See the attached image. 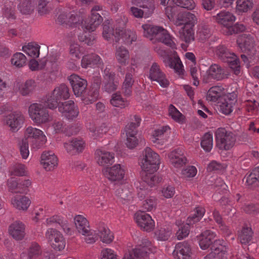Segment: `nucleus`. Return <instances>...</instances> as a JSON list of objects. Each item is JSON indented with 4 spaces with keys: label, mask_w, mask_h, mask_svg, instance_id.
I'll return each mask as SVG.
<instances>
[{
    "label": "nucleus",
    "mask_w": 259,
    "mask_h": 259,
    "mask_svg": "<svg viewBox=\"0 0 259 259\" xmlns=\"http://www.w3.org/2000/svg\"><path fill=\"white\" fill-rule=\"evenodd\" d=\"M110 103L113 106L121 108L127 106L129 104L127 101L122 98L121 95L117 93L112 95Z\"/></svg>",
    "instance_id": "obj_55"
},
{
    "label": "nucleus",
    "mask_w": 259,
    "mask_h": 259,
    "mask_svg": "<svg viewBox=\"0 0 259 259\" xmlns=\"http://www.w3.org/2000/svg\"><path fill=\"white\" fill-rule=\"evenodd\" d=\"M216 55L224 62L227 63L230 67L234 70V73L238 75L240 73V61L237 56L231 52L224 45H219L215 48Z\"/></svg>",
    "instance_id": "obj_10"
},
{
    "label": "nucleus",
    "mask_w": 259,
    "mask_h": 259,
    "mask_svg": "<svg viewBox=\"0 0 259 259\" xmlns=\"http://www.w3.org/2000/svg\"><path fill=\"white\" fill-rule=\"evenodd\" d=\"M171 234V229L169 227H161L154 233V237L159 241L168 240Z\"/></svg>",
    "instance_id": "obj_50"
},
{
    "label": "nucleus",
    "mask_w": 259,
    "mask_h": 259,
    "mask_svg": "<svg viewBox=\"0 0 259 259\" xmlns=\"http://www.w3.org/2000/svg\"><path fill=\"white\" fill-rule=\"evenodd\" d=\"M170 163L175 167L179 168L183 166L187 162V159L181 149H175L168 154Z\"/></svg>",
    "instance_id": "obj_31"
},
{
    "label": "nucleus",
    "mask_w": 259,
    "mask_h": 259,
    "mask_svg": "<svg viewBox=\"0 0 259 259\" xmlns=\"http://www.w3.org/2000/svg\"><path fill=\"white\" fill-rule=\"evenodd\" d=\"M235 102V99L228 96L225 97L220 103V111L225 115L230 114L233 110Z\"/></svg>",
    "instance_id": "obj_42"
},
{
    "label": "nucleus",
    "mask_w": 259,
    "mask_h": 259,
    "mask_svg": "<svg viewBox=\"0 0 259 259\" xmlns=\"http://www.w3.org/2000/svg\"><path fill=\"white\" fill-rule=\"evenodd\" d=\"M191 248L188 242H179L176 245L172 252L175 259H190L191 256Z\"/></svg>",
    "instance_id": "obj_24"
},
{
    "label": "nucleus",
    "mask_w": 259,
    "mask_h": 259,
    "mask_svg": "<svg viewBox=\"0 0 259 259\" xmlns=\"http://www.w3.org/2000/svg\"><path fill=\"white\" fill-rule=\"evenodd\" d=\"M46 225L55 226L59 225L66 234H70L71 232L70 225L67 220L60 215H55L47 218L46 221Z\"/></svg>",
    "instance_id": "obj_26"
},
{
    "label": "nucleus",
    "mask_w": 259,
    "mask_h": 259,
    "mask_svg": "<svg viewBox=\"0 0 259 259\" xmlns=\"http://www.w3.org/2000/svg\"><path fill=\"white\" fill-rule=\"evenodd\" d=\"M58 159L53 151H44L41 156L40 163L47 171H51L58 165Z\"/></svg>",
    "instance_id": "obj_23"
},
{
    "label": "nucleus",
    "mask_w": 259,
    "mask_h": 259,
    "mask_svg": "<svg viewBox=\"0 0 259 259\" xmlns=\"http://www.w3.org/2000/svg\"><path fill=\"white\" fill-rule=\"evenodd\" d=\"M11 203L16 209L26 210L29 206L31 201L26 196L17 195L12 198Z\"/></svg>",
    "instance_id": "obj_37"
},
{
    "label": "nucleus",
    "mask_w": 259,
    "mask_h": 259,
    "mask_svg": "<svg viewBox=\"0 0 259 259\" xmlns=\"http://www.w3.org/2000/svg\"><path fill=\"white\" fill-rule=\"evenodd\" d=\"M70 97L69 90L65 84L56 87L53 92L44 98V102L50 109L56 108L61 100H67Z\"/></svg>",
    "instance_id": "obj_9"
},
{
    "label": "nucleus",
    "mask_w": 259,
    "mask_h": 259,
    "mask_svg": "<svg viewBox=\"0 0 259 259\" xmlns=\"http://www.w3.org/2000/svg\"><path fill=\"white\" fill-rule=\"evenodd\" d=\"M127 21L128 18L124 15H119L116 18L114 27L116 30V33L120 34L121 32L125 30L124 28Z\"/></svg>",
    "instance_id": "obj_58"
},
{
    "label": "nucleus",
    "mask_w": 259,
    "mask_h": 259,
    "mask_svg": "<svg viewBox=\"0 0 259 259\" xmlns=\"http://www.w3.org/2000/svg\"><path fill=\"white\" fill-rule=\"evenodd\" d=\"M10 234L17 240H22L25 235V226L20 221H16L10 225L9 229Z\"/></svg>",
    "instance_id": "obj_32"
},
{
    "label": "nucleus",
    "mask_w": 259,
    "mask_h": 259,
    "mask_svg": "<svg viewBox=\"0 0 259 259\" xmlns=\"http://www.w3.org/2000/svg\"><path fill=\"white\" fill-rule=\"evenodd\" d=\"M115 195L118 197L119 201L123 204L131 201L133 198L132 189L128 185H121L118 188L115 192Z\"/></svg>",
    "instance_id": "obj_35"
},
{
    "label": "nucleus",
    "mask_w": 259,
    "mask_h": 259,
    "mask_svg": "<svg viewBox=\"0 0 259 259\" xmlns=\"http://www.w3.org/2000/svg\"><path fill=\"white\" fill-rule=\"evenodd\" d=\"M45 237L54 249L60 251L65 248V239L62 233L56 229H48L46 232Z\"/></svg>",
    "instance_id": "obj_15"
},
{
    "label": "nucleus",
    "mask_w": 259,
    "mask_h": 259,
    "mask_svg": "<svg viewBox=\"0 0 259 259\" xmlns=\"http://www.w3.org/2000/svg\"><path fill=\"white\" fill-rule=\"evenodd\" d=\"M40 47L34 43H29L27 46H23L22 51L28 56L32 58H37L39 55Z\"/></svg>",
    "instance_id": "obj_49"
},
{
    "label": "nucleus",
    "mask_w": 259,
    "mask_h": 259,
    "mask_svg": "<svg viewBox=\"0 0 259 259\" xmlns=\"http://www.w3.org/2000/svg\"><path fill=\"white\" fill-rule=\"evenodd\" d=\"M24 118L21 112L15 111L10 114L7 118V123L11 129L17 131L22 125Z\"/></svg>",
    "instance_id": "obj_29"
},
{
    "label": "nucleus",
    "mask_w": 259,
    "mask_h": 259,
    "mask_svg": "<svg viewBox=\"0 0 259 259\" xmlns=\"http://www.w3.org/2000/svg\"><path fill=\"white\" fill-rule=\"evenodd\" d=\"M103 173L105 177L110 181L119 182L124 177L125 168L123 165L116 164L112 166L104 168Z\"/></svg>",
    "instance_id": "obj_17"
},
{
    "label": "nucleus",
    "mask_w": 259,
    "mask_h": 259,
    "mask_svg": "<svg viewBox=\"0 0 259 259\" xmlns=\"http://www.w3.org/2000/svg\"><path fill=\"white\" fill-rule=\"evenodd\" d=\"M23 140L29 143L31 149L37 150L46 143L47 138L41 130L29 126L24 131Z\"/></svg>",
    "instance_id": "obj_8"
},
{
    "label": "nucleus",
    "mask_w": 259,
    "mask_h": 259,
    "mask_svg": "<svg viewBox=\"0 0 259 259\" xmlns=\"http://www.w3.org/2000/svg\"><path fill=\"white\" fill-rule=\"evenodd\" d=\"M237 44L242 52H249L253 50L255 46L254 38L250 34H243L237 39Z\"/></svg>",
    "instance_id": "obj_28"
},
{
    "label": "nucleus",
    "mask_w": 259,
    "mask_h": 259,
    "mask_svg": "<svg viewBox=\"0 0 259 259\" xmlns=\"http://www.w3.org/2000/svg\"><path fill=\"white\" fill-rule=\"evenodd\" d=\"M180 38L188 45L194 40V31L191 27H182L179 31Z\"/></svg>",
    "instance_id": "obj_48"
},
{
    "label": "nucleus",
    "mask_w": 259,
    "mask_h": 259,
    "mask_svg": "<svg viewBox=\"0 0 259 259\" xmlns=\"http://www.w3.org/2000/svg\"><path fill=\"white\" fill-rule=\"evenodd\" d=\"M135 219L138 225L147 232L151 231L155 227V222L151 217L144 211L136 213Z\"/></svg>",
    "instance_id": "obj_20"
},
{
    "label": "nucleus",
    "mask_w": 259,
    "mask_h": 259,
    "mask_svg": "<svg viewBox=\"0 0 259 259\" xmlns=\"http://www.w3.org/2000/svg\"><path fill=\"white\" fill-rule=\"evenodd\" d=\"M154 249L152 243L147 239H144L140 247L129 251L122 259H145L148 254L153 252ZM101 259H117V254L112 249L105 248L101 252Z\"/></svg>",
    "instance_id": "obj_2"
},
{
    "label": "nucleus",
    "mask_w": 259,
    "mask_h": 259,
    "mask_svg": "<svg viewBox=\"0 0 259 259\" xmlns=\"http://www.w3.org/2000/svg\"><path fill=\"white\" fill-rule=\"evenodd\" d=\"M11 62L13 65L17 68H21L26 64V57L22 53H16L12 57Z\"/></svg>",
    "instance_id": "obj_53"
},
{
    "label": "nucleus",
    "mask_w": 259,
    "mask_h": 259,
    "mask_svg": "<svg viewBox=\"0 0 259 259\" xmlns=\"http://www.w3.org/2000/svg\"><path fill=\"white\" fill-rule=\"evenodd\" d=\"M99 94V91L97 89H91L87 94L82 96V101L85 104L92 103L98 98Z\"/></svg>",
    "instance_id": "obj_59"
},
{
    "label": "nucleus",
    "mask_w": 259,
    "mask_h": 259,
    "mask_svg": "<svg viewBox=\"0 0 259 259\" xmlns=\"http://www.w3.org/2000/svg\"><path fill=\"white\" fill-rule=\"evenodd\" d=\"M134 121L126 125L124 129L123 136L126 137L125 144L129 149L135 148L138 144V140L136 135L137 134V128L140 125L141 119L138 115L134 116Z\"/></svg>",
    "instance_id": "obj_13"
},
{
    "label": "nucleus",
    "mask_w": 259,
    "mask_h": 259,
    "mask_svg": "<svg viewBox=\"0 0 259 259\" xmlns=\"http://www.w3.org/2000/svg\"><path fill=\"white\" fill-rule=\"evenodd\" d=\"M144 35L152 39L155 37L159 41L164 44L172 49H176L175 38L163 27L150 24H144L142 26Z\"/></svg>",
    "instance_id": "obj_5"
},
{
    "label": "nucleus",
    "mask_w": 259,
    "mask_h": 259,
    "mask_svg": "<svg viewBox=\"0 0 259 259\" xmlns=\"http://www.w3.org/2000/svg\"><path fill=\"white\" fill-rule=\"evenodd\" d=\"M35 83L34 80L29 79L22 83L19 87L20 93L23 96H26L31 93L34 89Z\"/></svg>",
    "instance_id": "obj_56"
},
{
    "label": "nucleus",
    "mask_w": 259,
    "mask_h": 259,
    "mask_svg": "<svg viewBox=\"0 0 259 259\" xmlns=\"http://www.w3.org/2000/svg\"><path fill=\"white\" fill-rule=\"evenodd\" d=\"M81 65L82 68L100 67L103 65V62L101 57L95 54H91L83 56Z\"/></svg>",
    "instance_id": "obj_30"
},
{
    "label": "nucleus",
    "mask_w": 259,
    "mask_h": 259,
    "mask_svg": "<svg viewBox=\"0 0 259 259\" xmlns=\"http://www.w3.org/2000/svg\"><path fill=\"white\" fill-rule=\"evenodd\" d=\"M59 64V55L57 53H55L49 56L47 59L41 60L39 64L36 60H31L29 63V67L32 71L46 68L48 73L50 74V78L53 79L57 75Z\"/></svg>",
    "instance_id": "obj_6"
},
{
    "label": "nucleus",
    "mask_w": 259,
    "mask_h": 259,
    "mask_svg": "<svg viewBox=\"0 0 259 259\" xmlns=\"http://www.w3.org/2000/svg\"><path fill=\"white\" fill-rule=\"evenodd\" d=\"M215 237V233L211 230H206L201 233L199 239V244L202 249H207L213 241L214 243L219 242L221 245L214 249L211 248L212 251L204 259H223L225 257L226 251L222 246L224 241L223 240H214Z\"/></svg>",
    "instance_id": "obj_4"
},
{
    "label": "nucleus",
    "mask_w": 259,
    "mask_h": 259,
    "mask_svg": "<svg viewBox=\"0 0 259 259\" xmlns=\"http://www.w3.org/2000/svg\"><path fill=\"white\" fill-rule=\"evenodd\" d=\"M200 145L205 152H210L213 147L212 134L210 132L205 133L202 137Z\"/></svg>",
    "instance_id": "obj_46"
},
{
    "label": "nucleus",
    "mask_w": 259,
    "mask_h": 259,
    "mask_svg": "<svg viewBox=\"0 0 259 259\" xmlns=\"http://www.w3.org/2000/svg\"><path fill=\"white\" fill-rule=\"evenodd\" d=\"M169 129L168 126H162L155 130L151 137V141L158 148L162 145L167 140V134L166 131Z\"/></svg>",
    "instance_id": "obj_33"
},
{
    "label": "nucleus",
    "mask_w": 259,
    "mask_h": 259,
    "mask_svg": "<svg viewBox=\"0 0 259 259\" xmlns=\"http://www.w3.org/2000/svg\"><path fill=\"white\" fill-rule=\"evenodd\" d=\"M115 58L117 62L122 65H126L129 62L130 53L128 50L124 47L116 48Z\"/></svg>",
    "instance_id": "obj_41"
},
{
    "label": "nucleus",
    "mask_w": 259,
    "mask_h": 259,
    "mask_svg": "<svg viewBox=\"0 0 259 259\" xmlns=\"http://www.w3.org/2000/svg\"><path fill=\"white\" fill-rule=\"evenodd\" d=\"M127 72L125 74V79L123 83L122 89L126 96H129L132 93V88L134 82L133 75L135 73V68L127 67Z\"/></svg>",
    "instance_id": "obj_36"
},
{
    "label": "nucleus",
    "mask_w": 259,
    "mask_h": 259,
    "mask_svg": "<svg viewBox=\"0 0 259 259\" xmlns=\"http://www.w3.org/2000/svg\"><path fill=\"white\" fill-rule=\"evenodd\" d=\"M190 75L193 79V85L198 86L199 84L200 72L199 68L195 65H190Z\"/></svg>",
    "instance_id": "obj_64"
},
{
    "label": "nucleus",
    "mask_w": 259,
    "mask_h": 259,
    "mask_svg": "<svg viewBox=\"0 0 259 259\" xmlns=\"http://www.w3.org/2000/svg\"><path fill=\"white\" fill-rule=\"evenodd\" d=\"M74 223L78 232L84 236V241L89 244L94 243L98 238L96 231L90 229L88 220L81 215L74 218Z\"/></svg>",
    "instance_id": "obj_11"
},
{
    "label": "nucleus",
    "mask_w": 259,
    "mask_h": 259,
    "mask_svg": "<svg viewBox=\"0 0 259 259\" xmlns=\"http://www.w3.org/2000/svg\"><path fill=\"white\" fill-rule=\"evenodd\" d=\"M64 148L70 155H75L82 152L85 147V141L80 138H75L64 143Z\"/></svg>",
    "instance_id": "obj_19"
},
{
    "label": "nucleus",
    "mask_w": 259,
    "mask_h": 259,
    "mask_svg": "<svg viewBox=\"0 0 259 259\" xmlns=\"http://www.w3.org/2000/svg\"><path fill=\"white\" fill-rule=\"evenodd\" d=\"M84 52V49L77 43H73L70 46V54L72 57L79 59Z\"/></svg>",
    "instance_id": "obj_61"
},
{
    "label": "nucleus",
    "mask_w": 259,
    "mask_h": 259,
    "mask_svg": "<svg viewBox=\"0 0 259 259\" xmlns=\"http://www.w3.org/2000/svg\"><path fill=\"white\" fill-rule=\"evenodd\" d=\"M214 17L218 23L224 27V31H228V29H229V27H231L236 20L235 17L232 13L226 11H221Z\"/></svg>",
    "instance_id": "obj_25"
},
{
    "label": "nucleus",
    "mask_w": 259,
    "mask_h": 259,
    "mask_svg": "<svg viewBox=\"0 0 259 259\" xmlns=\"http://www.w3.org/2000/svg\"><path fill=\"white\" fill-rule=\"evenodd\" d=\"M205 212V208L202 206L196 207L188 218L187 222L189 225H193L199 221Z\"/></svg>",
    "instance_id": "obj_44"
},
{
    "label": "nucleus",
    "mask_w": 259,
    "mask_h": 259,
    "mask_svg": "<svg viewBox=\"0 0 259 259\" xmlns=\"http://www.w3.org/2000/svg\"><path fill=\"white\" fill-rule=\"evenodd\" d=\"M103 7L99 5L94 6L91 10V15L89 19L82 24V28L89 32L85 31L82 35H79L78 39L80 41L84 42L88 46L92 45L95 39L94 34L91 33V32L94 31L103 22V18L97 13V11H102Z\"/></svg>",
    "instance_id": "obj_3"
},
{
    "label": "nucleus",
    "mask_w": 259,
    "mask_h": 259,
    "mask_svg": "<svg viewBox=\"0 0 259 259\" xmlns=\"http://www.w3.org/2000/svg\"><path fill=\"white\" fill-rule=\"evenodd\" d=\"M224 88L222 85H216L211 87L207 94V99L210 101L217 102L224 93Z\"/></svg>",
    "instance_id": "obj_43"
},
{
    "label": "nucleus",
    "mask_w": 259,
    "mask_h": 259,
    "mask_svg": "<svg viewBox=\"0 0 259 259\" xmlns=\"http://www.w3.org/2000/svg\"><path fill=\"white\" fill-rule=\"evenodd\" d=\"M143 155V158L141 162V166L144 171L142 174L143 181L140 183V188L137 191V195L141 199L147 194L149 187H152L162 179L158 176L153 175L159 167V156L149 147L144 149Z\"/></svg>",
    "instance_id": "obj_1"
},
{
    "label": "nucleus",
    "mask_w": 259,
    "mask_h": 259,
    "mask_svg": "<svg viewBox=\"0 0 259 259\" xmlns=\"http://www.w3.org/2000/svg\"><path fill=\"white\" fill-rule=\"evenodd\" d=\"M172 2L176 6L188 10H193L195 7L193 0H172Z\"/></svg>",
    "instance_id": "obj_60"
},
{
    "label": "nucleus",
    "mask_w": 259,
    "mask_h": 259,
    "mask_svg": "<svg viewBox=\"0 0 259 259\" xmlns=\"http://www.w3.org/2000/svg\"><path fill=\"white\" fill-rule=\"evenodd\" d=\"M35 4L34 0H25L20 2L18 9L22 14H28L33 10Z\"/></svg>",
    "instance_id": "obj_54"
},
{
    "label": "nucleus",
    "mask_w": 259,
    "mask_h": 259,
    "mask_svg": "<svg viewBox=\"0 0 259 259\" xmlns=\"http://www.w3.org/2000/svg\"><path fill=\"white\" fill-rule=\"evenodd\" d=\"M227 74L224 69L218 64H212L206 72V76H204L203 81L205 83L210 82L209 78L221 80L226 77Z\"/></svg>",
    "instance_id": "obj_22"
},
{
    "label": "nucleus",
    "mask_w": 259,
    "mask_h": 259,
    "mask_svg": "<svg viewBox=\"0 0 259 259\" xmlns=\"http://www.w3.org/2000/svg\"><path fill=\"white\" fill-rule=\"evenodd\" d=\"M58 110L62 116L68 120L76 118L79 114V109L72 100H69L61 104H58Z\"/></svg>",
    "instance_id": "obj_18"
},
{
    "label": "nucleus",
    "mask_w": 259,
    "mask_h": 259,
    "mask_svg": "<svg viewBox=\"0 0 259 259\" xmlns=\"http://www.w3.org/2000/svg\"><path fill=\"white\" fill-rule=\"evenodd\" d=\"M95 155V159L99 165H111L114 162V154L104 149H97Z\"/></svg>",
    "instance_id": "obj_27"
},
{
    "label": "nucleus",
    "mask_w": 259,
    "mask_h": 259,
    "mask_svg": "<svg viewBox=\"0 0 259 259\" xmlns=\"http://www.w3.org/2000/svg\"><path fill=\"white\" fill-rule=\"evenodd\" d=\"M169 115L175 121L180 122L183 120L182 114L172 105L168 108Z\"/></svg>",
    "instance_id": "obj_62"
},
{
    "label": "nucleus",
    "mask_w": 259,
    "mask_h": 259,
    "mask_svg": "<svg viewBox=\"0 0 259 259\" xmlns=\"http://www.w3.org/2000/svg\"><path fill=\"white\" fill-rule=\"evenodd\" d=\"M102 34L104 39L108 41L113 40L116 42L120 41L119 33H116V29L110 27L108 24H104Z\"/></svg>",
    "instance_id": "obj_40"
},
{
    "label": "nucleus",
    "mask_w": 259,
    "mask_h": 259,
    "mask_svg": "<svg viewBox=\"0 0 259 259\" xmlns=\"http://www.w3.org/2000/svg\"><path fill=\"white\" fill-rule=\"evenodd\" d=\"M253 232L250 227L244 226L238 232V239L242 244H248L252 239Z\"/></svg>",
    "instance_id": "obj_38"
},
{
    "label": "nucleus",
    "mask_w": 259,
    "mask_h": 259,
    "mask_svg": "<svg viewBox=\"0 0 259 259\" xmlns=\"http://www.w3.org/2000/svg\"><path fill=\"white\" fill-rule=\"evenodd\" d=\"M74 13L63 12L59 15L58 20L61 24H65L69 27H76L79 19Z\"/></svg>",
    "instance_id": "obj_34"
},
{
    "label": "nucleus",
    "mask_w": 259,
    "mask_h": 259,
    "mask_svg": "<svg viewBox=\"0 0 259 259\" xmlns=\"http://www.w3.org/2000/svg\"><path fill=\"white\" fill-rule=\"evenodd\" d=\"M98 235V238L100 237L101 241L105 243H111L113 239L114 236L112 232L108 228L103 227L100 231L99 232L96 231ZM98 238H97L98 239Z\"/></svg>",
    "instance_id": "obj_52"
},
{
    "label": "nucleus",
    "mask_w": 259,
    "mask_h": 259,
    "mask_svg": "<svg viewBox=\"0 0 259 259\" xmlns=\"http://www.w3.org/2000/svg\"><path fill=\"white\" fill-rule=\"evenodd\" d=\"M215 136L219 148L226 150L232 148L236 140L235 135L232 132L222 127L217 129Z\"/></svg>",
    "instance_id": "obj_14"
},
{
    "label": "nucleus",
    "mask_w": 259,
    "mask_h": 259,
    "mask_svg": "<svg viewBox=\"0 0 259 259\" xmlns=\"http://www.w3.org/2000/svg\"><path fill=\"white\" fill-rule=\"evenodd\" d=\"M252 0H237L236 12L239 14L247 12L252 8Z\"/></svg>",
    "instance_id": "obj_51"
},
{
    "label": "nucleus",
    "mask_w": 259,
    "mask_h": 259,
    "mask_svg": "<svg viewBox=\"0 0 259 259\" xmlns=\"http://www.w3.org/2000/svg\"><path fill=\"white\" fill-rule=\"evenodd\" d=\"M48 108H49L44 102V98L42 99L41 102L30 104L28 108L29 115L36 125L38 126L51 121L52 117Z\"/></svg>",
    "instance_id": "obj_7"
},
{
    "label": "nucleus",
    "mask_w": 259,
    "mask_h": 259,
    "mask_svg": "<svg viewBox=\"0 0 259 259\" xmlns=\"http://www.w3.org/2000/svg\"><path fill=\"white\" fill-rule=\"evenodd\" d=\"M90 135L94 139H97L101 137V135L105 134L108 132V127L106 124L104 123L102 124L99 128H97L94 124L90 123L89 126L88 127Z\"/></svg>",
    "instance_id": "obj_47"
},
{
    "label": "nucleus",
    "mask_w": 259,
    "mask_h": 259,
    "mask_svg": "<svg viewBox=\"0 0 259 259\" xmlns=\"http://www.w3.org/2000/svg\"><path fill=\"white\" fill-rule=\"evenodd\" d=\"M68 80L72 86L73 91L76 97L80 96L87 87V81L73 74L68 77Z\"/></svg>",
    "instance_id": "obj_21"
},
{
    "label": "nucleus",
    "mask_w": 259,
    "mask_h": 259,
    "mask_svg": "<svg viewBox=\"0 0 259 259\" xmlns=\"http://www.w3.org/2000/svg\"><path fill=\"white\" fill-rule=\"evenodd\" d=\"M244 179L248 186L254 185L259 182V166L256 167L250 174H246Z\"/></svg>",
    "instance_id": "obj_57"
},
{
    "label": "nucleus",
    "mask_w": 259,
    "mask_h": 259,
    "mask_svg": "<svg viewBox=\"0 0 259 259\" xmlns=\"http://www.w3.org/2000/svg\"><path fill=\"white\" fill-rule=\"evenodd\" d=\"M41 250L40 246L36 243H32L27 251L23 252L21 255V259L39 258Z\"/></svg>",
    "instance_id": "obj_39"
},
{
    "label": "nucleus",
    "mask_w": 259,
    "mask_h": 259,
    "mask_svg": "<svg viewBox=\"0 0 259 259\" xmlns=\"http://www.w3.org/2000/svg\"><path fill=\"white\" fill-rule=\"evenodd\" d=\"M147 76L151 80L157 82L162 88H167L169 84L165 73L156 62L152 63L150 66Z\"/></svg>",
    "instance_id": "obj_16"
},
{
    "label": "nucleus",
    "mask_w": 259,
    "mask_h": 259,
    "mask_svg": "<svg viewBox=\"0 0 259 259\" xmlns=\"http://www.w3.org/2000/svg\"><path fill=\"white\" fill-rule=\"evenodd\" d=\"M246 27L243 24L236 23L234 25L233 24L229 27L228 31H224V33L227 35H232L244 31Z\"/></svg>",
    "instance_id": "obj_63"
},
{
    "label": "nucleus",
    "mask_w": 259,
    "mask_h": 259,
    "mask_svg": "<svg viewBox=\"0 0 259 259\" xmlns=\"http://www.w3.org/2000/svg\"><path fill=\"white\" fill-rule=\"evenodd\" d=\"M120 38L121 42L125 45H130L137 39L136 32L131 30H124L120 33Z\"/></svg>",
    "instance_id": "obj_45"
},
{
    "label": "nucleus",
    "mask_w": 259,
    "mask_h": 259,
    "mask_svg": "<svg viewBox=\"0 0 259 259\" xmlns=\"http://www.w3.org/2000/svg\"><path fill=\"white\" fill-rule=\"evenodd\" d=\"M154 50L162 58L166 66L174 69L175 72L179 74L183 73V65L178 56L174 55V57H172L166 50L159 46L156 47Z\"/></svg>",
    "instance_id": "obj_12"
}]
</instances>
